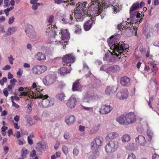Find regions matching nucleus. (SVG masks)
<instances>
[{"instance_id":"nucleus-49","label":"nucleus","mask_w":159,"mask_h":159,"mask_svg":"<svg viewBox=\"0 0 159 159\" xmlns=\"http://www.w3.org/2000/svg\"><path fill=\"white\" fill-rule=\"evenodd\" d=\"M15 20V18L13 16L9 18L8 21V23L9 24L11 25L13 23Z\"/></svg>"},{"instance_id":"nucleus-59","label":"nucleus","mask_w":159,"mask_h":159,"mask_svg":"<svg viewBox=\"0 0 159 159\" xmlns=\"http://www.w3.org/2000/svg\"><path fill=\"white\" fill-rule=\"evenodd\" d=\"M7 112L6 110H4L2 111L1 116H4L7 115Z\"/></svg>"},{"instance_id":"nucleus-33","label":"nucleus","mask_w":159,"mask_h":159,"mask_svg":"<svg viewBox=\"0 0 159 159\" xmlns=\"http://www.w3.org/2000/svg\"><path fill=\"white\" fill-rule=\"evenodd\" d=\"M102 3V7L103 9H105V8L110 6H108L107 5L108 4L109 2H107V0H100V2H99V6H100V4H99V3Z\"/></svg>"},{"instance_id":"nucleus-3","label":"nucleus","mask_w":159,"mask_h":159,"mask_svg":"<svg viewBox=\"0 0 159 159\" xmlns=\"http://www.w3.org/2000/svg\"><path fill=\"white\" fill-rule=\"evenodd\" d=\"M87 4V2H79L76 4V8L74 9V16L77 21H82L84 18Z\"/></svg>"},{"instance_id":"nucleus-39","label":"nucleus","mask_w":159,"mask_h":159,"mask_svg":"<svg viewBox=\"0 0 159 159\" xmlns=\"http://www.w3.org/2000/svg\"><path fill=\"white\" fill-rule=\"evenodd\" d=\"M21 156L23 157H26V155L28 153V150L25 148H23L21 150Z\"/></svg>"},{"instance_id":"nucleus-32","label":"nucleus","mask_w":159,"mask_h":159,"mask_svg":"<svg viewBox=\"0 0 159 159\" xmlns=\"http://www.w3.org/2000/svg\"><path fill=\"white\" fill-rule=\"evenodd\" d=\"M131 137L130 135L128 134H125L122 136L121 139L123 143L128 142L130 140Z\"/></svg>"},{"instance_id":"nucleus-20","label":"nucleus","mask_w":159,"mask_h":159,"mask_svg":"<svg viewBox=\"0 0 159 159\" xmlns=\"http://www.w3.org/2000/svg\"><path fill=\"white\" fill-rule=\"evenodd\" d=\"M130 79L126 76L122 77L120 79V83L124 86H128L130 84Z\"/></svg>"},{"instance_id":"nucleus-56","label":"nucleus","mask_w":159,"mask_h":159,"mask_svg":"<svg viewBox=\"0 0 159 159\" xmlns=\"http://www.w3.org/2000/svg\"><path fill=\"white\" fill-rule=\"evenodd\" d=\"M60 143L59 141H57L56 143L54 146V148L57 150V149L58 148L59 145H60Z\"/></svg>"},{"instance_id":"nucleus-15","label":"nucleus","mask_w":159,"mask_h":159,"mask_svg":"<svg viewBox=\"0 0 159 159\" xmlns=\"http://www.w3.org/2000/svg\"><path fill=\"white\" fill-rule=\"evenodd\" d=\"M128 95V91L126 90H124L120 92H118L116 94L117 98L120 99H124L126 98Z\"/></svg>"},{"instance_id":"nucleus-9","label":"nucleus","mask_w":159,"mask_h":159,"mask_svg":"<svg viewBox=\"0 0 159 159\" xmlns=\"http://www.w3.org/2000/svg\"><path fill=\"white\" fill-rule=\"evenodd\" d=\"M56 77L53 74H49L43 79V82L45 85H49L53 84L55 81Z\"/></svg>"},{"instance_id":"nucleus-63","label":"nucleus","mask_w":159,"mask_h":159,"mask_svg":"<svg viewBox=\"0 0 159 159\" xmlns=\"http://www.w3.org/2000/svg\"><path fill=\"white\" fill-rule=\"evenodd\" d=\"M8 1H4V7H8L10 6V4L8 2Z\"/></svg>"},{"instance_id":"nucleus-28","label":"nucleus","mask_w":159,"mask_h":159,"mask_svg":"<svg viewBox=\"0 0 159 159\" xmlns=\"http://www.w3.org/2000/svg\"><path fill=\"white\" fill-rule=\"evenodd\" d=\"M118 134L116 132H112L109 133L106 137L107 139H113L118 137Z\"/></svg>"},{"instance_id":"nucleus-64","label":"nucleus","mask_w":159,"mask_h":159,"mask_svg":"<svg viewBox=\"0 0 159 159\" xmlns=\"http://www.w3.org/2000/svg\"><path fill=\"white\" fill-rule=\"evenodd\" d=\"M64 138L66 139H69L70 138V136L69 134L68 133H67L65 134L64 136Z\"/></svg>"},{"instance_id":"nucleus-42","label":"nucleus","mask_w":159,"mask_h":159,"mask_svg":"<svg viewBox=\"0 0 159 159\" xmlns=\"http://www.w3.org/2000/svg\"><path fill=\"white\" fill-rule=\"evenodd\" d=\"M124 23H120L117 25H115V26H116L117 29L119 30H121L122 28L124 27Z\"/></svg>"},{"instance_id":"nucleus-29","label":"nucleus","mask_w":159,"mask_h":159,"mask_svg":"<svg viewBox=\"0 0 159 159\" xmlns=\"http://www.w3.org/2000/svg\"><path fill=\"white\" fill-rule=\"evenodd\" d=\"M65 94L62 92L58 93L56 95V98L60 101L61 102L64 101L65 97Z\"/></svg>"},{"instance_id":"nucleus-38","label":"nucleus","mask_w":159,"mask_h":159,"mask_svg":"<svg viewBox=\"0 0 159 159\" xmlns=\"http://www.w3.org/2000/svg\"><path fill=\"white\" fill-rule=\"evenodd\" d=\"M56 28V26L55 27V28L51 31L50 33H49V34L51 37L55 38V36L57 35L56 32L55 30Z\"/></svg>"},{"instance_id":"nucleus-25","label":"nucleus","mask_w":159,"mask_h":159,"mask_svg":"<svg viewBox=\"0 0 159 159\" xmlns=\"http://www.w3.org/2000/svg\"><path fill=\"white\" fill-rule=\"evenodd\" d=\"M93 98V96L91 94L86 93L83 98L84 102L89 103Z\"/></svg>"},{"instance_id":"nucleus-24","label":"nucleus","mask_w":159,"mask_h":159,"mask_svg":"<svg viewBox=\"0 0 159 159\" xmlns=\"http://www.w3.org/2000/svg\"><path fill=\"white\" fill-rule=\"evenodd\" d=\"M139 2H137L134 3L130 8L129 13L130 15L134 14V11L137 10L139 7Z\"/></svg>"},{"instance_id":"nucleus-62","label":"nucleus","mask_w":159,"mask_h":159,"mask_svg":"<svg viewBox=\"0 0 159 159\" xmlns=\"http://www.w3.org/2000/svg\"><path fill=\"white\" fill-rule=\"evenodd\" d=\"M152 159H159V156L157 154H154L152 156Z\"/></svg>"},{"instance_id":"nucleus-36","label":"nucleus","mask_w":159,"mask_h":159,"mask_svg":"<svg viewBox=\"0 0 159 159\" xmlns=\"http://www.w3.org/2000/svg\"><path fill=\"white\" fill-rule=\"evenodd\" d=\"M147 134L151 140L152 139L154 136V134L153 131L149 128L147 129Z\"/></svg>"},{"instance_id":"nucleus-35","label":"nucleus","mask_w":159,"mask_h":159,"mask_svg":"<svg viewBox=\"0 0 159 159\" xmlns=\"http://www.w3.org/2000/svg\"><path fill=\"white\" fill-rule=\"evenodd\" d=\"M61 22L62 24H69L70 25H73L74 24V22L72 20H68L66 18H63L61 20Z\"/></svg>"},{"instance_id":"nucleus-4","label":"nucleus","mask_w":159,"mask_h":159,"mask_svg":"<svg viewBox=\"0 0 159 159\" xmlns=\"http://www.w3.org/2000/svg\"><path fill=\"white\" fill-rule=\"evenodd\" d=\"M103 141V138L100 137H97L91 143L92 151L88 154V157L91 159H93L99 155L98 149Z\"/></svg>"},{"instance_id":"nucleus-54","label":"nucleus","mask_w":159,"mask_h":159,"mask_svg":"<svg viewBox=\"0 0 159 159\" xmlns=\"http://www.w3.org/2000/svg\"><path fill=\"white\" fill-rule=\"evenodd\" d=\"M11 68V66L10 65H7L5 66L4 67L2 68V69L3 70H7Z\"/></svg>"},{"instance_id":"nucleus-44","label":"nucleus","mask_w":159,"mask_h":159,"mask_svg":"<svg viewBox=\"0 0 159 159\" xmlns=\"http://www.w3.org/2000/svg\"><path fill=\"white\" fill-rule=\"evenodd\" d=\"M81 30V26L78 25L77 26V27L75 30V32L77 34H79L80 33Z\"/></svg>"},{"instance_id":"nucleus-43","label":"nucleus","mask_w":159,"mask_h":159,"mask_svg":"<svg viewBox=\"0 0 159 159\" xmlns=\"http://www.w3.org/2000/svg\"><path fill=\"white\" fill-rule=\"evenodd\" d=\"M127 159H136L135 156L132 153H129Z\"/></svg>"},{"instance_id":"nucleus-27","label":"nucleus","mask_w":159,"mask_h":159,"mask_svg":"<svg viewBox=\"0 0 159 159\" xmlns=\"http://www.w3.org/2000/svg\"><path fill=\"white\" fill-rule=\"evenodd\" d=\"M36 57L38 61L45 60L46 59L45 54L42 52H38L36 54Z\"/></svg>"},{"instance_id":"nucleus-46","label":"nucleus","mask_w":159,"mask_h":159,"mask_svg":"<svg viewBox=\"0 0 159 159\" xmlns=\"http://www.w3.org/2000/svg\"><path fill=\"white\" fill-rule=\"evenodd\" d=\"M48 28H47L46 30V33L47 34H48L49 33H50V32H51V30H52L53 29L52 28H54L55 27H53V26H49Z\"/></svg>"},{"instance_id":"nucleus-6","label":"nucleus","mask_w":159,"mask_h":159,"mask_svg":"<svg viewBox=\"0 0 159 159\" xmlns=\"http://www.w3.org/2000/svg\"><path fill=\"white\" fill-rule=\"evenodd\" d=\"M141 16V15L139 13L138 11H135L134 12V13L133 15H130V19L131 21L130 22V24L131 26L133 27V29H134L135 31V30L136 28L135 27V24H139L140 23L143 19V18H141L140 19V17Z\"/></svg>"},{"instance_id":"nucleus-14","label":"nucleus","mask_w":159,"mask_h":159,"mask_svg":"<svg viewBox=\"0 0 159 159\" xmlns=\"http://www.w3.org/2000/svg\"><path fill=\"white\" fill-rule=\"evenodd\" d=\"M95 18H92L91 17L90 20L85 22L84 25V28L85 31H88L90 29L93 24L95 23Z\"/></svg>"},{"instance_id":"nucleus-22","label":"nucleus","mask_w":159,"mask_h":159,"mask_svg":"<svg viewBox=\"0 0 159 159\" xmlns=\"http://www.w3.org/2000/svg\"><path fill=\"white\" fill-rule=\"evenodd\" d=\"M75 121V117L73 115L67 116L65 119V121L68 125H70L73 124Z\"/></svg>"},{"instance_id":"nucleus-31","label":"nucleus","mask_w":159,"mask_h":159,"mask_svg":"<svg viewBox=\"0 0 159 159\" xmlns=\"http://www.w3.org/2000/svg\"><path fill=\"white\" fill-rule=\"evenodd\" d=\"M60 73L61 75H64L65 74L70 73V70H67V69L65 67H62L60 69Z\"/></svg>"},{"instance_id":"nucleus-19","label":"nucleus","mask_w":159,"mask_h":159,"mask_svg":"<svg viewBox=\"0 0 159 159\" xmlns=\"http://www.w3.org/2000/svg\"><path fill=\"white\" fill-rule=\"evenodd\" d=\"M117 89L116 86H110L107 87L105 90L106 94L110 95L115 92Z\"/></svg>"},{"instance_id":"nucleus-21","label":"nucleus","mask_w":159,"mask_h":159,"mask_svg":"<svg viewBox=\"0 0 159 159\" xmlns=\"http://www.w3.org/2000/svg\"><path fill=\"white\" fill-rule=\"evenodd\" d=\"M120 67L118 65H115L110 66L107 69L106 72L107 73L115 72L118 71L120 70Z\"/></svg>"},{"instance_id":"nucleus-41","label":"nucleus","mask_w":159,"mask_h":159,"mask_svg":"<svg viewBox=\"0 0 159 159\" xmlns=\"http://www.w3.org/2000/svg\"><path fill=\"white\" fill-rule=\"evenodd\" d=\"M97 131H98L93 126L90 129L89 132V133L90 135H92L96 133Z\"/></svg>"},{"instance_id":"nucleus-61","label":"nucleus","mask_w":159,"mask_h":159,"mask_svg":"<svg viewBox=\"0 0 159 159\" xmlns=\"http://www.w3.org/2000/svg\"><path fill=\"white\" fill-rule=\"evenodd\" d=\"M63 2V0H54L55 3L58 4H59Z\"/></svg>"},{"instance_id":"nucleus-45","label":"nucleus","mask_w":159,"mask_h":159,"mask_svg":"<svg viewBox=\"0 0 159 159\" xmlns=\"http://www.w3.org/2000/svg\"><path fill=\"white\" fill-rule=\"evenodd\" d=\"M116 0H107V2H109L108 6H113V5L116 2Z\"/></svg>"},{"instance_id":"nucleus-12","label":"nucleus","mask_w":159,"mask_h":159,"mask_svg":"<svg viewBox=\"0 0 159 159\" xmlns=\"http://www.w3.org/2000/svg\"><path fill=\"white\" fill-rule=\"evenodd\" d=\"M112 109L111 106L105 104L101 106L99 112L101 114H107L110 112Z\"/></svg>"},{"instance_id":"nucleus-1","label":"nucleus","mask_w":159,"mask_h":159,"mask_svg":"<svg viewBox=\"0 0 159 159\" xmlns=\"http://www.w3.org/2000/svg\"><path fill=\"white\" fill-rule=\"evenodd\" d=\"M27 91L32 96L33 98H38V103L39 107L42 108L50 107L54 104V99L49 97L48 95H44L40 93L36 83L34 82L32 88L30 89L26 88ZM26 90H27L26 89Z\"/></svg>"},{"instance_id":"nucleus-48","label":"nucleus","mask_w":159,"mask_h":159,"mask_svg":"<svg viewBox=\"0 0 159 159\" xmlns=\"http://www.w3.org/2000/svg\"><path fill=\"white\" fill-rule=\"evenodd\" d=\"M73 153L74 156H77L79 153L78 150L77 148H75L73 149Z\"/></svg>"},{"instance_id":"nucleus-58","label":"nucleus","mask_w":159,"mask_h":159,"mask_svg":"<svg viewBox=\"0 0 159 159\" xmlns=\"http://www.w3.org/2000/svg\"><path fill=\"white\" fill-rule=\"evenodd\" d=\"M17 82V80L15 79H13L11 80L10 81V83L11 84V85H15V83Z\"/></svg>"},{"instance_id":"nucleus-50","label":"nucleus","mask_w":159,"mask_h":159,"mask_svg":"<svg viewBox=\"0 0 159 159\" xmlns=\"http://www.w3.org/2000/svg\"><path fill=\"white\" fill-rule=\"evenodd\" d=\"M36 155V152L34 150H33L30 154V156L32 157H34Z\"/></svg>"},{"instance_id":"nucleus-18","label":"nucleus","mask_w":159,"mask_h":159,"mask_svg":"<svg viewBox=\"0 0 159 159\" xmlns=\"http://www.w3.org/2000/svg\"><path fill=\"white\" fill-rule=\"evenodd\" d=\"M136 142L142 146H144L146 141L145 137L142 135H139L135 139Z\"/></svg>"},{"instance_id":"nucleus-7","label":"nucleus","mask_w":159,"mask_h":159,"mask_svg":"<svg viewBox=\"0 0 159 159\" xmlns=\"http://www.w3.org/2000/svg\"><path fill=\"white\" fill-rule=\"evenodd\" d=\"M119 147V143L117 141H111L105 146L106 152L111 153L115 152Z\"/></svg>"},{"instance_id":"nucleus-26","label":"nucleus","mask_w":159,"mask_h":159,"mask_svg":"<svg viewBox=\"0 0 159 159\" xmlns=\"http://www.w3.org/2000/svg\"><path fill=\"white\" fill-rule=\"evenodd\" d=\"M98 12L97 11H96L95 10L93 9V11H94L95 12L94 16H98V15H100L101 18L103 19L106 15V14L103 12L102 10L100 8L99 5H98Z\"/></svg>"},{"instance_id":"nucleus-37","label":"nucleus","mask_w":159,"mask_h":159,"mask_svg":"<svg viewBox=\"0 0 159 159\" xmlns=\"http://www.w3.org/2000/svg\"><path fill=\"white\" fill-rule=\"evenodd\" d=\"M54 17V16L52 15H50L49 16L48 21L50 24L48 26H53V27H56V26L55 25H53L52 24V23L53 22Z\"/></svg>"},{"instance_id":"nucleus-34","label":"nucleus","mask_w":159,"mask_h":159,"mask_svg":"<svg viewBox=\"0 0 159 159\" xmlns=\"http://www.w3.org/2000/svg\"><path fill=\"white\" fill-rule=\"evenodd\" d=\"M16 30V27L9 28L7 31L6 34L7 35H10L13 33Z\"/></svg>"},{"instance_id":"nucleus-60","label":"nucleus","mask_w":159,"mask_h":159,"mask_svg":"<svg viewBox=\"0 0 159 159\" xmlns=\"http://www.w3.org/2000/svg\"><path fill=\"white\" fill-rule=\"evenodd\" d=\"M113 8L114 9V11H115V12H117L119 11V7H118L117 5H116V6H114Z\"/></svg>"},{"instance_id":"nucleus-40","label":"nucleus","mask_w":159,"mask_h":159,"mask_svg":"<svg viewBox=\"0 0 159 159\" xmlns=\"http://www.w3.org/2000/svg\"><path fill=\"white\" fill-rule=\"evenodd\" d=\"M62 150L64 154L66 155L68 152V148L65 145H63L62 147Z\"/></svg>"},{"instance_id":"nucleus-11","label":"nucleus","mask_w":159,"mask_h":159,"mask_svg":"<svg viewBox=\"0 0 159 159\" xmlns=\"http://www.w3.org/2000/svg\"><path fill=\"white\" fill-rule=\"evenodd\" d=\"M27 35L31 39L35 37V34L33 27L31 25H28L25 30Z\"/></svg>"},{"instance_id":"nucleus-10","label":"nucleus","mask_w":159,"mask_h":159,"mask_svg":"<svg viewBox=\"0 0 159 159\" xmlns=\"http://www.w3.org/2000/svg\"><path fill=\"white\" fill-rule=\"evenodd\" d=\"M75 61V57L71 54H67L62 58V61L64 64L74 62Z\"/></svg>"},{"instance_id":"nucleus-13","label":"nucleus","mask_w":159,"mask_h":159,"mask_svg":"<svg viewBox=\"0 0 159 159\" xmlns=\"http://www.w3.org/2000/svg\"><path fill=\"white\" fill-rule=\"evenodd\" d=\"M76 98L74 95H72L68 100L66 104L68 107L70 108H74L76 105Z\"/></svg>"},{"instance_id":"nucleus-5","label":"nucleus","mask_w":159,"mask_h":159,"mask_svg":"<svg viewBox=\"0 0 159 159\" xmlns=\"http://www.w3.org/2000/svg\"><path fill=\"white\" fill-rule=\"evenodd\" d=\"M116 121L120 124L125 126L134 123L136 119L134 113L130 112L125 115H122L116 118Z\"/></svg>"},{"instance_id":"nucleus-53","label":"nucleus","mask_w":159,"mask_h":159,"mask_svg":"<svg viewBox=\"0 0 159 159\" xmlns=\"http://www.w3.org/2000/svg\"><path fill=\"white\" fill-rule=\"evenodd\" d=\"M94 13H95V12L94 11H93V12L92 13H91L89 12V11H88L87 13H86L85 14V15L87 14L88 15V16H89L92 15V17H92V18H94L93 16H94Z\"/></svg>"},{"instance_id":"nucleus-52","label":"nucleus","mask_w":159,"mask_h":159,"mask_svg":"<svg viewBox=\"0 0 159 159\" xmlns=\"http://www.w3.org/2000/svg\"><path fill=\"white\" fill-rule=\"evenodd\" d=\"M154 66H153L152 67V71L155 74L157 70V65H154Z\"/></svg>"},{"instance_id":"nucleus-16","label":"nucleus","mask_w":159,"mask_h":159,"mask_svg":"<svg viewBox=\"0 0 159 159\" xmlns=\"http://www.w3.org/2000/svg\"><path fill=\"white\" fill-rule=\"evenodd\" d=\"M61 38L64 40H68L70 39V34L67 29L62 30L59 33Z\"/></svg>"},{"instance_id":"nucleus-23","label":"nucleus","mask_w":159,"mask_h":159,"mask_svg":"<svg viewBox=\"0 0 159 159\" xmlns=\"http://www.w3.org/2000/svg\"><path fill=\"white\" fill-rule=\"evenodd\" d=\"M125 148L126 150L131 151H135L138 149L136 144L134 143L128 144L125 147Z\"/></svg>"},{"instance_id":"nucleus-2","label":"nucleus","mask_w":159,"mask_h":159,"mask_svg":"<svg viewBox=\"0 0 159 159\" xmlns=\"http://www.w3.org/2000/svg\"><path fill=\"white\" fill-rule=\"evenodd\" d=\"M119 40L115 36H112L107 40V42L112 52L110 51L112 55H115L119 58L122 53L128 51L129 45L126 44L118 43ZM122 43V42H121Z\"/></svg>"},{"instance_id":"nucleus-51","label":"nucleus","mask_w":159,"mask_h":159,"mask_svg":"<svg viewBox=\"0 0 159 159\" xmlns=\"http://www.w3.org/2000/svg\"><path fill=\"white\" fill-rule=\"evenodd\" d=\"M27 139H28V142L29 143V144L30 145H31L33 143V141L32 139H31L30 137L29 136H28L27 138Z\"/></svg>"},{"instance_id":"nucleus-8","label":"nucleus","mask_w":159,"mask_h":159,"mask_svg":"<svg viewBox=\"0 0 159 159\" xmlns=\"http://www.w3.org/2000/svg\"><path fill=\"white\" fill-rule=\"evenodd\" d=\"M47 69V67L44 65H36L32 68V71L34 75H40L45 71Z\"/></svg>"},{"instance_id":"nucleus-47","label":"nucleus","mask_w":159,"mask_h":159,"mask_svg":"<svg viewBox=\"0 0 159 159\" xmlns=\"http://www.w3.org/2000/svg\"><path fill=\"white\" fill-rule=\"evenodd\" d=\"M137 131L140 133H142L143 132V127L141 126H138L137 128Z\"/></svg>"},{"instance_id":"nucleus-17","label":"nucleus","mask_w":159,"mask_h":159,"mask_svg":"<svg viewBox=\"0 0 159 159\" xmlns=\"http://www.w3.org/2000/svg\"><path fill=\"white\" fill-rule=\"evenodd\" d=\"M82 87L79 82V80H77L73 83L72 90L73 91H80Z\"/></svg>"},{"instance_id":"nucleus-30","label":"nucleus","mask_w":159,"mask_h":159,"mask_svg":"<svg viewBox=\"0 0 159 159\" xmlns=\"http://www.w3.org/2000/svg\"><path fill=\"white\" fill-rule=\"evenodd\" d=\"M45 147V148L47 149L45 145L44 144H43L39 142L37 143L36 146L37 150L40 152H41L42 149Z\"/></svg>"},{"instance_id":"nucleus-55","label":"nucleus","mask_w":159,"mask_h":159,"mask_svg":"<svg viewBox=\"0 0 159 159\" xmlns=\"http://www.w3.org/2000/svg\"><path fill=\"white\" fill-rule=\"evenodd\" d=\"M84 109L86 111H93V107H87L83 106V107Z\"/></svg>"},{"instance_id":"nucleus-57","label":"nucleus","mask_w":159,"mask_h":159,"mask_svg":"<svg viewBox=\"0 0 159 159\" xmlns=\"http://www.w3.org/2000/svg\"><path fill=\"white\" fill-rule=\"evenodd\" d=\"M85 127L82 125H80L79 126V130L80 131H84L85 130Z\"/></svg>"}]
</instances>
